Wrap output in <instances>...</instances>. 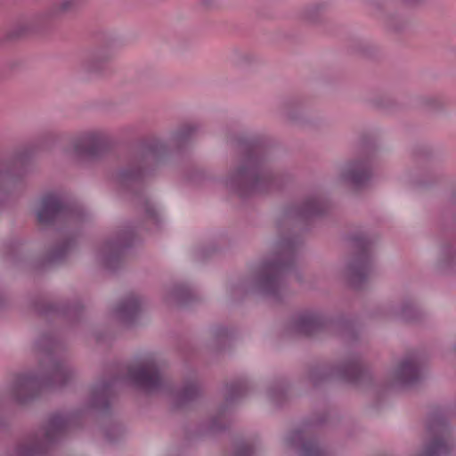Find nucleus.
Masks as SVG:
<instances>
[{"instance_id":"1","label":"nucleus","mask_w":456,"mask_h":456,"mask_svg":"<svg viewBox=\"0 0 456 456\" xmlns=\"http://www.w3.org/2000/svg\"><path fill=\"white\" fill-rule=\"evenodd\" d=\"M38 218H39V219H43V216H42V214H41V213H38Z\"/></svg>"}]
</instances>
